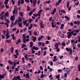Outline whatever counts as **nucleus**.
<instances>
[{"label": "nucleus", "mask_w": 80, "mask_h": 80, "mask_svg": "<svg viewBox=\"0 0 80 80\" xmlns=\"http://www.w3.org/2000/svg\"><path fill=\"white\" fill-rule=\"evenodd\" d=\"M6 42H7V43H11V40H6Z\"/></svg>", "instance_id": "obj_20"}, {"label": "nucleus", "mask_w": 80, "mask_h": 80, "mask_svg": "<svg viewBox=\"0 0 80 80\" xmlns=\"http://www.w3.org/2000/svg\"><path fill=\"white\" fill-rule=\"evenodd\" d=\"M52 27L53 28H55V26L54 25V23H53V22H52Z\"/></svg>", "instance_id": "obj_22"}, {"label": "nucleus", "mask_w": 80, "mask_h": 80, "mask_svg": "<svg viewBox=\"0 0 80 80\" xmlns=\"http://www.w3.org/2000/svg\"><path fill=\"white\" fill-rule=\"evenodd\" d=\"M5 7L6 8H9V6L7 5H6Z\"/></svg>", "instance_id": "obj_50"}, {"label": "nucleus", "mask_w": 80, "mask_h": 80, "mask_svg": "<svg viewBox=\"0 0 80 80\" xmlns=\"http://www.w3.org/2000/svg\"><path fill=\"white\" fill-rule=\"evenodd\" d=\"M47 53V51H45L44 54H43V56H45V55H46V54Z\"/></svg>", "instance_id": "obj_46"}, {"label": "nucleus", "mask_w": 80, "mask_h": 80, "mask_svg": "<svg viewBox=\"0 0 80 80\" xmlns=\"http://www.w3.org/2000/svg\"><path fill=\"white\" fill-rule=\"evenodd\" d=\"M43 12V10L42 9L40 10L39 12L40 14H41V12Z\"/></svg>", "instance_id": "obj_41"}, {"label": "nucleus", "mask_w": 80, "mask_h": 80, "mask_svg": "<svg viewBox=\"0 0 80 80\" xmlns=\"http://www.w3.org/2000/svg\"><path fill=\"white\" fill-rule=\"evenodd\" d=\"M56 12V9L54 8L53 10V12L51 13V14L52 15L54 14V13H55V12Z\"/></svg>", "instance_id": "obj_13"}, {"label": "nucleus", "mask_w": 80, "mask_h": 80, "mask_svg": "<svg viewBox=\"0 0 80 80\" xmlns=\"http://www.w3.org/2000/svg\"><path fill=\"white\" fill-rule=\"evenodd\" d=\"M74 33V32L72 31L71 32H69L68 33V35L67 36V37L68 38H71L72 37L71 35H73V33Z\"/></svg>", "instance_id": "obj_1"}, {"label": "nucleus", "mask_w": 80, "mask_h": 80, "mask_svg": "<svg viewBox=\"0 0 80 80\" xmlns=\"http://www.w3.org/2000/svg\"><path fill=\"white\" fill-rule=\"evenodd\" d=\"M40 24L41 25L40 27L41 28H43L44 27V24H43V22H41L40 23Z\"/></svg>", "instance_id": "obj_7"}, {"label": "nucleus", "mask_w": 80, "mask_h": 80, "mask_svg": "<svg viewBox=\"0 0 80 80\" xmlns=\"http://www.w3.org/2000/svg\"><path fill=\"white\" fill-rule=\"evenodd\" d=\"M18 19H17L14 22V25H15L17 24V23L18 22Z\"/></svg>", "instance_id": "obj_25"}, {"label": "nucleus", "mask_w": 80, "mask_h": 80, "mask_svg": "<svg viewBox=\"0 0 80 80\" xmlns=\"http://www.w3.org/2000/svg\"><path fill=\"white\" fill-rule=\"evenodd\" d=\"M18 23H22V19L21 18V17L20 16H19L18 17Z\"/></svg>", "instance_id": "obj_6"}, {"label": "nucleus", "mask_w": 80, "mask_h": 80, "mask_svg": "<svg viewBox=\"0 0 80 80\" xmlns=\"http://www.w3.org/2000/svg\"><path fill=\"white\" fill-rule=\"evenodd\" d=\"M44 76H45V75L43 74H42L41 76V78H43V77H44Z\"/></svg>", "instance_id": "obj_61"}, {"label": "nucleus", "mask_w": 80, "mask_h": 80, "mask_svg": "<svg viewBox=\"0 0 80 80\" xmlns=\"http://www.w3.org/2000/svg\"><path fill=\"white\" fill-rule=\"evenodd\" d=\"M4 14V11L2 12V13H1V15H0V16L1 17V15H3Z\"/></svg>", "instance_id": "obj_42"}, {"label": "nucleus", "mask_w": 80, "mask_h": 80, "mask_svg": "<svg viewBox=\"0 0 80 80\" xmlns=\"http://www.w3.org/2000/svg\"><path fill=\"white\" fill-rule=\"evenodd\" d=\"M5 16H6V17H8L9 15H8V12H7L5 13Z\"/></svg>", "instance_id": "obj_15"}, {"label": "nucleus", "mask_w": 80, "mask_h": 80, "mask_svg": "<svg viewBox=\"0 0 80 80\" xmlns=\"http://www.w3.org/2000/svg\"><path fill=\"white\" fill-rule=\"evenodd\" d=\"M26 78H30V76H29V73H27L26 74Z\"/></svg>", "instance_id": "obj_8"}, {"label": "nucleus", "mask_w": 80, "mask_h": 80, "mask_svg": "<svg viewBox=\"0 0 80 80\" xmlns=\"http://www.w3.org/2000/svg\"><path fill=\"white\" fill-rule=\"evenodd\" d=\"M21 4H23L24 3V0H21Z\"/></svg>", "instance_id": "obj_38"}, {"label": "nucleus", "mask_w": 80, "mask_h": 80, "mask_svg": "<svg viewBox=\"0 0 80 80\" xmlns=\"http://www.w3.org/2000/svg\"><path fill=\"white\" fill-rule=\"evenodd\" d=\"M36 3H37V1H33V7H35V5H36Z\"/></svg>", "instance_id": "obj_17"}, {"label": "nucleus", "mask_w": 80, "mask_h": 80, "mask_svg": "<svg viewBox=\"0 0 80 80\" xmlns=\"http://www.w3.org/2000/svg\"><path fill=\"white\" fill-rule=\"evenodd\" d=\"M61 13H65L66 12H65V11L63 10H62L61 11Z\"/></svg>", "instance_id": "obj_33"}, {"label": "nucleus", "mask_w": 80, "mask_h": 80, "mask_svg": "<svg viewBox=\"0 0 80 80\" xmlns=\"http://www.w3.org/2000/svg\"><path fill=\"white\" fill-rule=\"evenodd\" d=\"M64 18L67 19V20H68V17L67 16H66L64 17Z\"/></svg>", "instance_id": "obj_44"}, {"label": "nucleus", "mask_w": 80, "mask_h": 80, "mask_svg": "<svg viewBox=\"0 0 80 80\" xmlns=\"http://www.w3.org/2000/svg\"><path fill=\"white\" fill-rule=\"evenodd\" d=\"M18 6H20V0H18Z\"/></svg>", "instance_id": "obj_36"}, {"label": "nucleus", "mask_w": 80, "mask_h": 80, "mask_svg": "<svg viewBox=\"0 0 80 80\" xmlns=\"http://www.w3.org/2000/svg\"><path fill=\"white\" fill-rule=\"evenodd\" d=\"M32 49L35 50H38V48L35 47V46H33V47Z\"/></svg>", "instance_id": "obj_11"}, {"label": "nucleus", "mask_w": 80, "mask_h": 80, "mask_svg": "<svg viewBox=\"0 0 80 80\" xmlns=\"http://www.w3.org/2000/svg\"><path fill=\"white\" fill-rule=\"evenodd\" d=\"M67 73H65L64 74V77L65 78H67Z\"/></svg>", "instance_id": "obj_54"}, {"label": "nucleus", "mask_w": 80, "mask_h": 80, "mask_svg": "<svg viewBox=\"0 0 80 80\" xmlns=\"http://www.w3.org/2000/svg\"><path fill=\"white\" fill-rule=\"evenodd\" d=\"M52 17H51L49 18V20L50 21V22H52Z\"/></svg>", "instance_id": "obj_55"}, {"label": "nucleus", "mask_w": 80, "mask_h": 80, "mask_svg": "<svg viewBox=\"0 0 80 80\" xmlns=\"http://www.w3.org/2000/svg\"><path fill=\"white\" fill-rule=\"evenodd\" d=\"M25 39L23 38L22 39V40L23 41V43H26V42H29V39H26V40Z\"/></svg>", "instance_id": "obj_5"}, {"label": "nucleus", "mask_w": 80, "mask_h": 80, "mask_svg": "<svg viewBox=\"0 0 80 80\" xmlns=\"http://www.w3.org/2000/svg\"><path fill=\"white\" fill-rule=\"evenodd\" d=\"M26 24H27V23L25 22V21H23V25H25Z\"/></svg>", "instance_id": "obj_57"}, {"label": "nucleus", "mask_w": 80, "mask_h": 80, "mask_svg": "<svg viewBox=\"0 0 80 80\" xmlns=\"http://www.w3.org/2000/svg\"><path fill=\"white\" fill-rule=\"evenodd\" d=\"M30 47L31 48L32 47H33V42H30Z\"/></svg>", "instance_id": "obj_12"}, {"label": "nucleus", "mask_w": 80, "mask_h": 80, "mask_svg": "<svg viewBox=\"0 0 80 80\" xmlns=\"http://www.w3.org/2000/svg\"><path fill=\"white\" fill-rule=\"evenodd\" d=\"M8 63H9L11 65H12L13 64V62H12V61L9 60L8 61Z\"/></svg>", "instance_id": "obj_23"}, {"label": "nucleus", "mask_w": 80, "mask_h": 80, "mask_svg": "<svg viewBox=\"0 0 80 80\" xmlns=\"http://www.w3.org/2000/svg\"><path fill=\"white\" fill-rule=\"evenodd\" d=\"M0 17H1L2 20H3V19L4 18V16L3 15H1Z\"/></svg>", "instance_id": "obj_30"}, {"label": "nucleus", "mask_w": 80, "mask_h": 80, "mask_svg": "<svg viewBox=\"0 0 80 80\" xmlns=\"http://www.w3.org/2000/svg\"><path fill=\"white\" fill-rule=\"evenodd\" d=\"M40 70H43V67L41 66H40Z\"/></svg>", "instance_id": "obj_48"}, {"label": "nucleus", "mask_w": 80, "mask_h": 80, "mask_svg": "<svg viewBox=\"0 0 80 80\" xmlns=\"http://www.w3.org/2000/svg\"><path fill=\"white\" fill-rule=\"evenodd\" d=\"M78 56H77L75 58V60H78Z\"/></svg>", "instance_id": "obj_52"}, {"label": "nucleus", "mask_w": 80, "mask_h": 80, "mask_svg": "<svg viewBox=\"0 0 80 80\" xmlns=\"http://www.w3.org/2000/svg\"><path fill=\"white\" fill-rule=\"evenodd\" d=\"M25 2H26V3H29L30 1H29V0H25Z\"/></svg>", "instance_id": "obj_43"}, {"label": "nucleus", "mask_w": 80, "mask_h": 80, "mask_svg": "<svg viewBox=\"0 0 80 80\" xmlns=\"http://www.w3.org/2000/svg\"><path fill=\"white\" fill-rule=\"evenodd\" d=\"M38 56H40V51H38Z\"/></svg>", "instance_id": "obj_62"}, {"label": "nucleus", "mask_w": 80, "mask_h": 80, "mask_svg": "<svg viewBox=\"0 0 80 80\" xmlns=\"http://www.w3.org/2000/svg\"><path fill=\"white\" fill-rule=\"evenodd\" d=\"M13 47H12L11 48V53H13Z\"/></svg>", "instance_id": "obj_18"}, {"label": "nucleus", "mask_w": 80, "mask_h": 80, "mask_svg": "<svg viewBox=\"0 0 80 80\" xmlns=\"http://www.w3.org/2000/svg\"><path fill=\"white\" fill-rule=\"evenodd\" d=\"M32 40L33 42H35V41L37 40V37L33 36Z\"/></svg>", "instance_id": "obj_9"}, {"label": "nucleus", "mask_w": 80, "mask_h": 80, "mask_svg": "<svg viewBox=\"0 0 80 80\" xmlns=\"http://www.w3.org/2000/svg\"><path fill=\"white\" fill-rule=\"evenodd\" d=\"M33 11L32 10L31 12H30L29 13V16H31L32 14H33Z\"/></svg>", "instance_id": "obj_10"}, {"label": "nucleus", "mask_w": 80, "mask_h": 80, "mask_svg": "<svg viewBox=\"0 0 80 80\" xmlns=\"http://www.w3.org/2000/svg\"><path fill=\"white\" fill-rule=\"evenodd\" d=\"M11 36L12 37L13 40H15V37L14 34L11 35Z\"/></svg>", "instance_id": "obj_16"}, {"label": "nucleus", "mask_w": 80, "mask_h": 80, "mask_svg": "<svg viewBox=\"0 0 80 80\" xmlns=\"http://www.w3.org/2000/svg\"><path fill=\"white\" fill-rule=\"evenodd\" d=\"M70 72H71V70H69L68 71H67V73L68 74V73H70Z\"/></svg>", "instance_id": "obj_53"}, {"label": "nucleus", "mask_w": 80, "mask_h": 80, "mask_svg": "<svg viewBox=\"0 0 80 80\" xmlns=\"http://www.w3.org/2000/svg\"><path fill=\"white\" fill-rule=\"evenodd\" d=\"M33 15L34 16V17H37V16H38V15H37V14L36 13V14H33Z\"/></svg>", "instance_id": "obj_45"}, {"label": "nucleus", "mask_w": 80, "mask_h": 80, "mask_svg": "<svg viewBox=\"0 0 80 80\" xmlns=\"http://www.w3.org/2000/svg\"><path fill=\"white\" fill-rule=\"evenodd\" d=\"M19 15L21 17H22V16H23V12H19Z\"/></svg>", "instance_id": "obj_21"}, {"label": "nucleus", "mask_w": 80, "mask_h": 80, "mask_svg": "<svg viewBox=\"0 0 80 80\" xmlns=\"http://www.w3.org/2000/svg\"><path fill=\"white\" fill-rule=\"evenodd\" d=\"M70 55H72V50H70L69 52Z\"/></svg>", "instance_id": "obj_56"}, {"label": "nucleus", "mask_w": 80, "mask_h": 80, "mask_svg": "<svg viewBox=\"0 0 80 80\" xmlns=\"http://www.w3.org/2000/svg\"><path fill=\"white\" fill-rule=\"evenodd\" d=\"M4 77V75H0V78H3Z\"/></svg>", "instance_id": "obj_34"}, {"label": "nucleus", "mask_w": 80, "mask_h": 80, "mask_svg": "<svg viewBox=\"0 0 80 80\" xmlns=\"http://www.w3.org/2000/svg\"><path fill=\"white\" fill-rule=\"evenodd\" d=\"M74 42H75V41L74 40H71V42L72 43H74Z\"/></svg>", "instance_id": "obj_60"}, {"label": "nucleus", "mask_w": 80, "mask_h": 80, "mask_svg": "<svg viewBox=\"0 0 80 80\" xmlns=\"http://www.w3.org/2000/svg\"><path fill=\"white\" fill-rule=\"evenodd\" d=\"M9 35V31H7V33L6 35V37H7L6 38V39H8V38H9L10 37V35Z\"/></svg>", "instance_id": "obj_3"}, {"label": "nucleus", "mask_w": 80, "mask_h": 80, "mask_svg": "<svg viewBox=\"0 0 80 80\" xmlns=\"http://www.w3.org/2000/svg\"><path fill=\"white\" fill-rule=\"evenodd\" d=\"M26 46H27L26 45H25V44H22V48H24V47H26Z\"/></svg>", "instance_id": "obj_31"}, {"label": "nucleus", "mask_w": 80, "mask_h": 80, "mask_svg": "<svg viewBox=\"0 0 80 80\" xmlns=\"http://www.w3.org/2000/svg\"><path fill=\"white\" fill-rule=\"evenodd\" d=\"M14 57H15V58H17V56L16 55H13Z\"/></svg>", "instance_id": "obj_63"}, {"label": "nucleus", "mask_w": 80, "mask_h": 80, "mask_svg": "<svg viewBox=\"0 0 80 80\" xmlns=\"http://www.w3.org/2000/svg\"><path fill=\"white\" fill-rule=\"evenodd\" d=\"M20 42H21V40L20 39H19L18 40V43H19Z\"/></svg>", "instance_id": "obj_59"}, {"label": "nucleus", "mask_w": 80, "mask_h": 80, "mask_svg": "<svg viewBox=\"0 0 80 80\" xmlns=\"http://www.w3.org/2000/svg\"><path fill=\"white\" fill-rule=\"evenodd\" d=\"M60 5V3L58 2H57L56 3V6H58V5Z\"/></svg>", "instance_id": "obj_32"}, {"label": "nucleus", "mask_w": 80, "mask_h": 80, "mask_svg": "<svg viewBox=\"0 0 80 80\" xmlns=\"http://www.w3.org/2000/svg\"><path fill=\"white\" fill-rule=\"evenodd\" d=\"M60 78V74H58L57 76H56L57 78Z\"/></svg>", "instance_id": "obj_47"}, {"label": "nucleus", "mask_w": 80, "mask_h": 80, "mask_svg": "<svg viewBox=\"0 0 80 80\" xmlns=\"http://www.w3.org/2000/svg\"><path fill=\"white\" fill-rule=\"evenodd\" d=\"M50 2H51V1H46V3H48H48H50Z\"/></svg>", "instance_id": "obj_49"}, {"label": "nucleus", "mask_w": 80, "mask_h": 80, "mask_svg": "<svg viewBox=\"0 0 80 80\" xmlns=\"http://www.w3.org/2000/svg\"><path fill=\"white\" fill-rule=\"evenodd\" d=\"M16 10V9L15 8L13 11V15H14V14H15V11Z\"/></svg>", "instance_id": "obj_39"}, {"label": "nucleus", "mask_w": 80, "mask_h": 80, "mask_svg": "<svg viewBox=\"0 0 80 80\" xmlns=\"http://www.w3.org/2000/svg\"><path fill=\"white\" fill-rule=\"evenodd\" d=\"M29 35H32V31H31L29 30L28 31Z\"/></svg>", "instance_id": "obj_28"}, {"label": "nucleus", "mask_w": 80, "mask_h": 80, "mask_svg": "<svg viewBox=\"0 0 80 80\" xmlns=\"http://www.w3.org/2000/svg\"><path fill=\"white\" fill-rule=\"evenodd\" d=\"M22 37L23 38H24V39H26V35L25 34H22Z\"/></svg>", "instance_id": "obj_19"}, {"label": "nucleus", "mask_w": 80, "mask_h": 80, "mask_svg": "<svg viewBox=\"0 0 80 80\" xmlns=\"http://www.w3.org/2000/svg\"><path fill=\"white\" fill-rule=\"evenodd\" d=\"M66 50L67 51H69L70 50H71V48H66Z\"/></svg>", "instance_id": "obj_29"}, {"label": "nucleus", "mask_w": 80, "mask_h": 80, "mask_svg": "<svg viewBox=\"0 0 80 80\" xmlns=\"http://www.w3.org/2000/svg\"><path fill=\"white\" fill-rule=\"evenodd\" d=\"M5 24L7 25V27H8V23H7V22L5 23Z\"/></svg>", "instance_id": "obj_58"}, {"label": "nucleus", "mask_w": 80, "mask_h": 80, "mask_svg": "<svg viewBox=\"0 0 80 80\" xmlns=\"http://www.w3.org/2000/svg\"><path fill=\"white\" fill-rule=\"evenodd\" d=\"M78 48H80V44H78Z\"/></svg>", "instance_id": "obj_64"}, {"label": "nucleus", "mask_w": 80, "mask_h": 80, "mask_svg": "<svg viewBox=\"0 0 80 80\" xmlns=\"http://www.w3.org/2000/svg\"><path fill=\"white\" fill-rule=\"evenodd\" d=\"M32 27H33V24H31L30 25V26L28 28V29L29 30H30L31 29V28H32Z\"/></svg>", "instance_id": "obj_14"}, {"label": "nucleus", "mask_w": 80, "mask_h": 80, "mask_svg": "<svg viewBox=\"0 0 80 80\" xmlns=\"http://www.w3.org/2000/svg\"><path fill=\"white\" fill-rule=\"evenodd\" d=\"M27 11H30V7L28 6H27Z\"/></svg>", "instance_id": "obj_24"}, {"label": "nucleus", "mask_w": 80, "mask_h": 80, "mask_svg": "<svg viewBox=\"0 0 80 80\" xmlns=\"http://www.w3.org/2000/svg\"><path fill=\"white\" fill-rule=\"evenodd\" d=\"M54 47L57 49L56 52H58L60 51V48H58V44L57 43H55Z\"/></svg>", "instance_id": "obj_2"}, {"label": "nucleus", "mask_w": 80, "mask_h": 80, "mask_svg": "<svg viewBox=\"0 0 80 80\" xmlns=\"http://www.w3.org/2000/svg\"><path fill=\"white\" fill-rule=\"evenodd\" d=\"M20 77L19 76H17L16 77V80H18V79H20Z\"/></svg>", "instance_id": "obj_35"}, {"label": "nucleus", "mask_w": 80, "mask_h": 80, "mask_svg": "<svg viewBox=\"0 0 80 80\" xmlns=\"http://www.w3.org/2000/svg\"><path fill=\"white\" fill-rule=\"evenodd\" d=\"M33 35H35L36 36H37V32H34L33 33Z\"/></svg>", "instance_id": "obj_26"}, {"label": "nucleus", "mask_w": 80, "mask_h": 80, "mask_svg": "<svg viewBox=\"0 0 80 80\" xmlns=\"http://www.w3.org/2000/svg\"><path fill=\"white\" fill-rule=\"evenodd\" d=\"M12 30L13 32H14V31H15V30H17V28H13Z\"/></svg>", "instance_id": "obj_40"}, {"label": "nucleus", "mask_w": 80, "mask_h": 80, "mask_svg": "<svg viewBox=\"0 0 80 80\" xmlns=\"http://www.w3.org/2000/svg\"><path fill=\"white\" fill-rule=\"evenodd\" d=\"M62 45H63V47H64L65 45L66 44L65 43H64V42H63L62 43Z\"/></svg>", "instance_id": "obj_51"}, {"label": "nucleus", "mask_w": 80, "mask_h": 80, "mask_svg": "<svg viewBox=\"0 0 80 80\" xmlns=\"http://www.w3.org/2000/svg\"><path fill=\"white\" fill-rule=\"evenodd\" d=\"M18 23H19V25L20 27H22V23L21 22Z\"/></svg>", "instance_id": "obj_27"}, {"label": "nucleus", "mask_w": 80, "mask_h": 80, "mask_svg": "<svg viewBox=\"0 0 80 80\" xmlns=\"http://www.w3.org/2000/svg\"><path fill=\"white\" fill-rule=\"evenodd\" d=\"M38 43V46H39V47H40V46L42 45V42H39Z\"/></svg>", "instance_id": "obj_37"}, {"label": "nucleus", "mask_w": 80, "mask_h": 80, "mask_svg": "<svg viewBox=\"0 0 80 80\" xmlns=\"http://www.w3.org/2000/svg\"><path fill=\"white\" fill-rule=\"evenodd\" d=\"M10 20L12 22H13V21H14V20H15V15H13V16H11Z\"/></svg>", "instance_id": "obj_4"}]
</instances>
